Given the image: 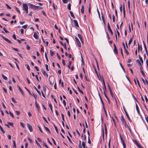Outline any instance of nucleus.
<instances>
[{
	"instance_id": "6e6552de",
	"label": "nucleus",
	"mask_w": 148,
	"mask_h": 148,
	"mask_svg": "<svg viewBox=\"0 0 148 148\" xmlns=\"http://www.w3.org/2000/svg\"><path fill=\"white\" fill-rule=\"evenodd\" d=\"M114 53H116V54H118V50H117V49L116 46L115 44H114Z\"/></svg>"
},
{
	"instance_id": "4be33fe9",
	"label": "nucleus",
	"mask_w": 148,
	"mask_h": 148,
	"mask_svg": "<svg viewBox=\"0 0 148 148\" xmlns=\"http://www.w3.org/2000/svg\"><path fill=\"white\" fill-rule=\"evenodd\" d=\"M34 89L36 90V91L38 92V94L40 95H41V93H40V91H39V90H38L37 89V88L36 87V86H34Z\"/></svg>"
},
{
	"instance_id": "680f3d73",
	"label": "nucleus",
	"mask_w": 148,
	"mask_h": 148,
	"mask_svg": "<svg viewBox=\"0 0 148 148\" xmlns=\"http://www.w3.org/2000/svg\"><path fill=\"white\" fill-rule=\"evenodd\" d=\"M38 127L39 129V130H40V132L42 133H43V131H42L41 128H40V127H39V126H38Z\"/></svg>"
},
{
	"instance_id": "864d4df0",
	"label": "nucleus",
	"mask_w": 148,
	"mask_h": 148,
	"mask_svg": "<svg viewBox=\"0 0 148 148\" xmlns=\"http://www.w3.org/2000/svg\"><path fill=\"white\" fill-rule=\"evenodd\" d=\"M25 66H27V69L29 70V71L30 70V68L29 67V66L28 65H27L26 64L25 65Z\"/></svg>"
},
{
	"instance_id": "72a5a7b5",
	"label": "nucleus",
	"mask_w": 148,
	"mask_h": 148,
	"mask_svg": "<svg viewBox=\"0 0 148 148\" xmlns=\"http://www.w3.org/2000/svg\"><path fill=\"white\" fill-rule=\"evenodd\" d=\"M123 16L124 17H125V6L124 5L123 6Z\"/></svg>"
},
{
	"instance_id": "6ab92c4d",
	"label": "nucleus",
	"mask_w": 148,
	"mask_h": 148,
	"mask_svg": "<svg viewBox=\"0 0 148 148\" xmlns=\"http://www.w3.org/2000/svg\"><path fill=\"white\" fill-rule=\"evenodd\" d=\"M125 114H126V115L127 117V119H128L129 120V121H130V122H131L132 121L130 119V118L127 113H127H125Z\"/></svg>"
},
{
	"instance_id": "2f4dec72",
	"label": "nucleus",
	"mask_w": 148,
	"mask_h": 148,
	"mask_svg": "<svg viewBox=\"0 0 148 148\" xmlns=\"http://www.w3.org/2000/svg\"><path fill=\"white\" fill-rule=\"evenodd\" d=\"M67 8L69 10H71V5L70 3H69L67 5Z\"/></svg>"
},
{
	"instance_id": "338daca9",
	"label": "nucleus",
	"mask_w": 148,
	"mask_h": 148,
	"mask_svg": "<svg viewBox=\"0 0 148 148\" xmlns=\"http://www.w3.org/2000/svg\"><path fill=\"white\" fill-rule=\"evenodd\" d=\"M9 113L10 115L13 118H14V116L13 114L12 113V112H9Z\"/></svg>"
},
{
	"instance_id": "de8ad7c7",
	"label": "nucleus",
	"mask_w": 148,
	"mask_h": 148,
	"mask_svg": "<svg viewBox=\"0 0 148 148\" xmlns=\"http://www.w3.org/2000/svg\"><path fill=\"white\" fill-rule=\"evenodd\" d=\"M67 138L68 139L69 141L71 143H73L72 141H71V139H70V138H69V137L68 136H67Z\"/></svg>"
},
{
	"instance_id": "c9c22d12",
	"label": "nucleus",
	"mask_w": 148,
	"mask_h": 148,
	"mask_svg": "<svg viewBox=\"0 0 148 148\" xmlns=\"http://www.w3.org/2000/svg\"><path fill=\"white\" fill-rule=\"evenodd\" d=\"M136 62H137V63H138V64L139 65H142L141 63L140 62V61L139 60H138V59L137 60H136Z\"/></svg>"
},
{
	"instance_id": "5fc2aeb1",
	"label": "nucleus",
	"mask_w": 148,
	"mask_h": 148,
	"mask_svg": "<svg viewBox=\"0 0 148 148\" xmlns=\"http://www.w3.org/2000/svg\"><path fill=\"white\" fill-rule=\"evenodd\" d=\"M27 25H24L23 26H22V27L25 29H26L27 28Z\"/></svg>"
},
{
	"instance_id": "bb28decb",
	"label": "nucleus",
	"mask_w": 148,
	"mask_h": 148,
	"mask_svg": "<svg viewBox=\"0 0 148 148\" xmlns=\"http://www.w3.org/2000/svg\"><path fill=\"white\" fill-rule=\"evenodd\" d=\"M70 13L71 14V16L72 17H73V18H75V16L74 15L73 12L72 11H70Z\"/></svg>"
},
{
	"instance_id": "393cba45",
	"label": "nucleus",
	"mask_w": 148,
	"mask_h": 148,
	"mask_svg": "<svg viewBox=\"0 0 148 148\" xmlns=\"http://www.w3.org/2000/svg\"><path fill=\"white\" fill-rule=\"evenodd\" d=\"M49 105V106L50 107L51 110L52 112H53V110H52V106L51 103H49L48 104Z\"/></svg>"
},
{
	"instance_id": "39448f33",
	"label": "nucleus",
	"mask_w": 148,
	"mask_h": 148,
	"mask_svg": "<svg viewBox=\"0 0 148 148\" xmlns=\"http://www.w3.org/2000/svg\"><path fill=\"white\" fill-rule=\"evenodd\" d=\"M28 4L29 5L30 8L33 10H36V8H35V5L29 3H28Z\"/></svg>"
},
{
	"instance_id": "13d9d810",
	"label": "nucleus",
	"mask_w": 148,
	"mask_h": 148,
	"mask_svg": "<svg viewBox=\"0 0 148 148\" xmlns=\"http://www.w3.org/2000/svg\"><path fill=\"white\" fill-rule=\"evenodd\" d=\"M12 37L14 40H16V38L15 34L13 35Z\"/></svg>"
},
{
	"instance_id": "1a4fd4ad",
	"label": "nucleus",
	"mask_w": 148,
	"mask_h": 148,
	"mask_svg": "<svg viewBox=\"0 0 148 148\" xmlns=\"http://www.w3.org/2000/svg\"><path fill=\"white\" fill-rule=\"evenodd\" d=\"M132 140H133V142L137 145V146L138 147H140V145L138 143V142H137V141L136 140H134V139H133Z\"/></svg>"
},
{
	"instance_id": "f03ea898",
	"label": "nucleus",
	"mask_w": 148,
	"mask_h": 148,
	"mask_svg": "<svg viewBox=\"0 0 148 148\" xmlns=\"http://www.w3.org/2000/svg\"><path fill=\"white\" fill-rule=\"evenodd\" d=\"M75 38L77 45L79 47H81V44L78 39L77 37H75Z\"/></svg>"
},
{
	"instance_id": "b1692460",
	"label": "nucleus",
	"mask_w": 148,
	"mask_h": 148,
	"mask_svg": "<svg viewBox=\"0 0 148 148\" xmlns=\"http://www.w3.org/2000/svg\"><path fill=\"white\" fill-rule=\"evenodd\" d=\"M44 127L47 131L49 133H50V132L48 127H46L45 126H44Z\"/></svg>"
},
{
	"instance_id": "a878e982",
	"label": "nucleus",
	"mask_w": 148,
	"mask_h": 148,
	"mask_svg": "<svg viewBox=\"0 0 148 148\" xmlns=\"http://www.w3.org/2000/svg\"><path fill=\"white\" fill-rule=\"evenodd\" d=\"M53 125L56 130V131L57 133H58V130L57 127L55 126L54 123H53Z\"/></svg>"
},
{
	"instance_id": "ea45409f",
	"label": "nucleus",
	"mask_w": 148,
	"mask_h": 148,
	"mask_svg": "<svg viewBox=\"0 0 148 148\" xmlns=\"http://www.w3.org/2000/svg\"><path fill=\"white\" fill-rule=\"evenodd\" d=\"M82 145L83 148H85L86 147V144L84 142H82Z\"/></svg>"
},
{
	"instance_id": "f3484780",
	"label": "nucleus",
	"mask_w": 148,
	"mask_h": 148,
	"mask_svg": "<svg viewBox=\"0 0 148 148\" xmlns=\"http://www.w3.org/2000/svg\"><path fill=\"white\" fill-rule=\"evenodd\" d=\"M33 36L36 39H38V36L36 32H34V34Z\"/></svg>"
},
{
	"instance_id": "4d7b16f0",
	"label": "nucleus",
	"mask_w": 148,
	"mask_h": 148,
	"mask_svg": "<svg viewBox=\"0 0 148 148\" xmlns=\"http://www.w3.org/2000/svg\"><path fill=\"white\" fill-rule=\"evenodd\" d=\"M12 49L14 50L15 51H19V50L18 49L14 47H12Z\"/></svg>"
},
{
	"instance_id": "69168bd1",
	"label": "nucleus",
	"mask_w": 148,
	"mask_h": 148,
	"mask_svg": "<svg viewBox=\"0 0 148 148\" xmlns=\"http://www.w3.org/2000/svg\"><path fill=\"white\" fill-rule=\"evenodd\" d=\"M15 8L16 9V10L17 11V12H18V13L20 14L21 13V12H20V11H19V10L18 9V8L16 7H15Z\"/></svg>"
},
{
	"instance_id": "a18cd8bd",
	"label": "nucleus",
	"mask_w": 148,
	"mask_h": 148,
	"mask_svg": "<svg viewBox=\"0 0 148 148\" xmlns=\"http://www.w3.org/2000/svg\"><path fill=\"white\" fill-rule=\"evenodd\" d=\"M120 50H121V54L123 58H124L123 53V50H122V49L121 47V48H120Z\"/></svg>"
},
{
	"instance_id": "603ef678",
	"label": "nucleus",
	"mask_w": 148,
	"mask_h": 148,
	"mask_svg": "<svg viewBox=\"0 0 148 148\" xmlns=\"http://www.w3.org/2000/svg\"><path fill=\"white\" fill-rule=\"evenodd\" d=\"M122 143L123 144V146L124 148H125L126 146V145H125V143L124 141L123 142H122Z\"/></svg>"
},
{
	"instance_id": "f257e3e1",
	"label": "nucleus",
	"mask_w": 148,
	"mask_h": 148,
	"mask_svg": "<svg viewBox=\"0 0 148 148\" xmlns=\"http://www.w3.org/2000/svg\"><path fill=\"white\" fill-rule=\"evenodd\" d=\"M49 82L50 84L51 85H53L54 84V78L52 76H51L49 77Z\"/></svg>"
},
{
	"instance_id": "0e129e2a",
	"label": "nucleus",
	"mask_w": 148,
	"mask_h": 148,
	"mask_svg": "<svg viewBox=\"0 0 148 148\" xmlns=\"http://www.w3.org/2000/svg\"><path fill=\"white\" fill-rule=\"evenodd\" d=\"M51 139L53 141V144H54V145H56V143L55 141V140L52 138H51Z\"/></svg>"
},
{
	"instance_id": "e2e57ef3",
	"label": "nucleus",
	"mask_w": 148,
	"mask_h": 148,
	"mask_svg": "<svg viewBox=\"0 0 148 148\" xmlns=\"http://www.w3.org/2000/svg\"><path fill=\"white\" fill-rule=\"evenodd\" d=\"M35 141L37 145L40 147H41V146H40V145L38 142L36 140H35Z\"/></svg>"
},
{
	"instance_id": "cd10ccee",
	"label": "nucleus",
	"mask_w": 148,
	"mask_h": 148,
	"mask_svg": "<svg viewBox=\"0 0 148 148\" xmlns=\"http://www.w3.org/2000/svg\"><path fill=\"white\" fill-rule=\"evenodd\" d=\"M71 64H72V62L71 61H69V64L68 65V66L69 69H71L70 66L71 65Z\"/></svg>"
},
{
	"instance_id": "a19ab883",
	"label": "nucleus",
	"mask_w": 148,
	"mask_h": 148,
	"mask_svg": "<svg viewBox=\"0 0 148 148\" xmlns=\"http://www.w3.org/2000/svg\"><path fill=\"white\" fill-rule=\"evenodd\" d=\"M45 57L46 59V60L47 61V62H48L49 61V60H48V58H47V55L46 54V52H45Z\"/></svg>"
},
{
	"instance_id": "774afa93",
	"label": "nucleus",
	"mask_w": 148,
	"mask_h": 148,
	"mask_svg": "<svg viewBox=\"0 0 148 148\" xmlns=\"http://www.w3.org/2000/svg\"><path fill=\"white\" fill-rule=\"evenodd\" d=\"M12 100V101L14 102L15 103H16V101H15L14 98L13 97L12 98H11Z\"/></svg>"
},
{
	"instance_id": "c03bdc74",
	"label": "nucleus",
	"mask_w": 148,
	"mask_h": 148,
	"mask_svg": "<svg viewBox=\"0 0 148 148\" xmlns=\"http://www.w3.org/2000/svg\"><path fill=\"white\" fill-rule=\"evenodd\" d=\"M136 79L138 84V85L139 86V87L140 88H141V86H140V85L139 82V81L138 79H137V78L136 77Z\"/></svg>"
},
{
	"instance_id": "7ed1b4c3",
	"label": "nucleus",
	"mask_w": 148,
	"mask_h": 148,
	"mask_svg": "<svg viewBox=\"0 0 148 148\" xmlns=\"http://www.w3.org/2000/svg\"><path fill=\"white\" fill-rule=\"evenodd\" d=\"M23 10H28V5L26 3L23 4Z\"/></svg>"
},
{
	"instance_id": "bf43d9fd",
	"label": "nucleus",
	"mask_w": 148,
	"mask_h": 148,
	"mask_svg": "<svg viewBox=\"0 0 148 148\" xmlns=\"http://www.w3.org/2000/svg\"><path fill=\"white\" fill-rule=\"evenodd\" d=\"M62 63L64 66H65L66 65V63L64 59H63L62 60Z\"/></svg>"
},
{
	"instance_id": "dca6fc26",
	"label": "nucleus",
	"mask_w": 148,
	"mask_h": 148,
	"mask_svg": "<svg viewBox=\"0 0 148 148\" xmlns=\"http://www.w3.org/2000/svg\"><path fill=\"white\" fill-rule=\"evenodd\" d=\"M133 37H134V36L133 35L132 36V37L130 38V40H129V42H128V45H129V46H130L131 42H132V38H133Z\"/></svg>"
},
{
	"instance_id": "473e14b6",
	"label": "nucleus",
	"mask_w": 148,
	"mask_h": 148,
	"mask_svg": "<svg viewBox=\"0 0 148 148\" xmlns=\"http://www.w3.org/2000/svg\"><path fill=\"white\" fill-rule=\"evenodd\" d=\"M124 51L125 53L127 54V55H128L129 54V53L127 51V50L126 48L124 49Z\"/></svg>"
},
{
	"instance_id": "09e8293b",
	"label": "nucleus",
	"mask_w": 148,
	"mask_h": 148,
	"mask_svg": "<svg viewBox=\"0 0 148 148\" xmlns=\"http://www.w3.org/2000/svg\"><path fill=\"white\" fill-rule=\"evenodd\" d=\"M104 126H105V133L106 134L107 133V129L106 126V124L105 123H104Z\"/></svg>"
},
{
	"instance_id": "ddd939ff",
	"label": "nucleus",
	"mask_w": 148,
	"mask_h": 148,
	"mask_svg": "<svg viewBox=\"0 0 148 148\" xmlns=\"http://www.w3.org/2000/svg\"><path fill=\"white\" fill-rule=\"evenodd\" d=\"M18 89L20 91V92L23 95H24V92L21 88L18 86Z\"/></svg>"
},
{
	"instance_id": "58836bf2",
	"label": "nucleus",
	"mask_w": 148,
	"mask_h": 148,
	"mask_svg": "<svg viewBox=\"0 0 148 148\" xmlns=\"http://www.w3.org/2000/svg\"><path fill=\"white\" fill-rule=\"evenodd\" d=\"M103 90L104 93H105L106 91V86H104V87L103 88Z\"/></svg>"
},
{
	"instance_id": "7c9ffc66",
	"label": "nucleus",
	"mask_w": 148,
	"mask_h": 148,
	"mask_svg": "<svg viewBox=\"0 0 148 148\" xmlns=\"http://www.w3.org/2000/svg\"><path fill=\"white\" fill-rule=\"evenodd\" d=\"M77 89L80 92V93H82V94H83L84 93H83V92L80 89V88H79V87L78 86H77Z\"/></svg>"
},
{
	"instance_id": "0eeeda50",
	"label": "nucleus",
	"mask_w": 148,
	"mask_h": 148,
	"mask_svg": "<svg viewBox=\"0 0 148 148\" xmlns=\"http://www.w3.org/2000/svg\"><path fill=\"white\" fill-rule=\"evenodd\" d=\"M1 37L4 39L5 41H6V42H8L9 43H12V42L8 40V38H6L5 37H4L2 35H1Z\"/></svg>"
},
{
	"instance_id": "3c124183",
	"label": "nucleus",
	"mask_w": 148,
	"mask_h": 148,
	"mask_svg": "<svg viewBox=\"0 0 148 148\" xmlns=\"http://www.w3.org/2000/svg\"><path fill=\"white\" fill-rule=\"evenodd\" d=\"M13 147H15V148H16V144L15 143V141L14 140L13 141Z\"/></svg>"
},
{
	"instance_id": "c756f323",
	"label": "nucleus",
	"mask_w": 148,
	"mask_h": 148,
	"mask_svg": "<svg viewBox=\"0 0 148 148\" xmlns=\"http://www.w3.org/2000/svg\"><path fill=\"white\" fill-rule=\"evenodd\" d=\"M1 76L5 80L7 79V77L6 76H5L3 74H2Z\"/></svg>"
},
{
	"instance_id": "37998d69",
	"label": "nucleus",
	"mask_w": 148,
	"mask_h": 148,
	"mask_svg": "<svg viewBox=\"0 0 148 148\" xmlns=\"http://www.w3.org/2000/svg\"><path fill=\"white\" fill-rule=\"evenodd\" d=\"M128 6L129 9H130V0H128L127 1Z\"/></svg>"
},
{
	"instance_id": "20e7f679",
	"label": "nucleus",
	"mask_w": 148,
	"mask_h": 148,
	"mask_svg": "<svg viewBox=\"0 0 148 148\" xmlns=\"http://www.w3.org/2000/svg\"><path fill=\"white\" fill-rule=\"evenodd\" d=\"M27 127L31 132H32L33 131V129L32 126L29 123L27 124Z\"/></svg>"
},
{
	"instance_id": "5701e85b",
	"label": "nucleus",
	"mask_w": 148,
	"mask_h": 148,
	"mask_svg": "<svg viewBox=\"0 0 148 148\" xmlns=\"http://www.w3.org/2000/svg\"><path fill=\"white\" fill-rule=\"evenodd\" d=\"M0 129L1 130V131L4 134L5 132V131L3 128L0 125Z\"/></svg>"
},
{
	"instance_id": "8fccbe9b",
	"label": "nucleus",
	"mask_w": 148,
	"mask_h": 148,
	"mask_svg": "<svg viewBox=\"0 0 148 148\" xmlns=\"http://www.w3.org/2000/svg\"><path fill=\"white\" fill-rule=\"evenodd\" d=\"M21 125L23 127H24L25 126V124L22 122H20V123Z\"/></svg>"
},
{
	"instance_id": "c85d7f7f",
	"label": "nucleus",
	"mask_w": 148,
	"mask_h": 148,
	"mask_svg": "<svg viewBox=\"0 0 148 148\" xmlns=\"http://www.w3.org/2000/svg\"><path fill=\"white\" fill-rule=\"evenodd\" d=\"M35 8L36 10L37 9H39V10L42 9V8L39 6H35Z\"/></svg>"
},
{
	"instance_id": "9b49d317",
	"label": "nucleus",
	"mask_w": 148,
	"mask_h": 148,
	"mask_svg": "<svg viewBox=\"0 0 148 148\" xmlns=\"http://www.w3.org/2000/svg\"><path fill=\"white\" fill-rule=\"evenodd\" d=\"M101 14L102 15L101 17H102V20H103V21L104 24H105V21L104 17L103 16V13L102 11L101 12Z\"/></svg>"
},
{
	"instance_id": "6e6d98bb",
	"label": "nucleus",
	"mask_w": 148,
	"mask_h": 148,
	"mask_svg": "<svg viewBox=\"0 0 148 148\" xmlns=\"http://www.w3.org/2000/svg\"><path fill=\"white\" fill-rule=\"evenodd\" d=\"M45 67H46V69L47 70V71H49V69H48V65L47 64H46L45 65Z\"/></svg>"
},
{
	"instance_id": "4c0bfd02",
	"label": "nucleus",
	"mask_w": 148,
	"mask_h": 148,
	"mask_svg": "<svg viewBox=\"0 0 148 148\" xmlns=\"http://www.w3.org/2000/svg\"><path fill=\"white\" fill-rule=\"evenodd\" d=\"M36 106L37 108L38 111H39L40 109V107L39 105L38 104H36Z\"/></svg>"
},
{
	"instance_id": "f8f14e48",
	"label": "nucleus",
	"mask_w": 148,
	"mask_h": 148,
	"mask_svg": "<svg viewBox=\"0 0 148 148\" xmlns=\"http://www.w3.org/2000/svg\"><path fill=\"white\" fill-rule=\"evenodd\" d=\"M42 72L43 74L45 75L47 77H48V74L44 70H42Z\"/></svg>"
},
{
	"instance_id": "2eb2a0df",
	"label": "nucleus",
	"mask_w": 148,
	"mask_h": 148,
	"mask_svg": "<svg viewBox=\"0 0 148 148\" xmlns=\"http://www.w3.org/2000/svg\"><path fill=\"white\" fill-rule=\"evenodd\" d=\"M136 110H137V112H138V114H139V113H140V111H139V108L138 107V106L137 105L136 103Z\"/></svg>"
},
{
	"instance_id": "79ce46f5",
	"label": "nucleus",
	"mask_w": 148,
	"mask_h": 148,
	"mask_svg": "<svg viewBox=\"0 0 148 148\" xmlns=\"http://www.w3.org/2000/svg\"><path fill=\"white\" fill-rule=\"evenodd\" d=\"M7 123L9 125H10L11 126L13 127V123L12 122H7Z\"/></svg>"
},
{
	"instance_id": "aec40b11",
	"label": "nucleus",
	"mask_w": 148,
	"mask_h": 148,
	"mask_svg": "<svg viewBox=\"0 0 148 148\" xmlns=\"http://www.w3.org/2000/svg\"><path fill=\"white\" fill-rule=\"evenodd\" d=\"M99 96L100 98V100H101V103H102V104L103 107H104V103H103V100H102V99L101 98V97L100 96V94H99Z\"/></svg>"
},
{
	"instance_id": "412c9836",
	"label": "nucleus",
	"mask_w": 148,
	"mask_h": 148,
	"mask_svg": "<svg viewBox=\"0 0 148 148\" xmlns=\"http://www.w3.org/2000/svg\"><path fill=\"white\" fill-rule=\"evenodd\" d=\"M84 12V8L83 5H82L81 7V12L82 13H83Z\"/></svg>"
},
{
	"instance_id": "49530a36",
	"label": "nucleus",
	"mask_w": 148,
	"mask_h": 148,
	"mask_svg": "<svg viewBox=\"0 0 148 148\" xmlns=\"http://www.w3.org/2000/svg\"><path fill=\"white\" fill-rule=\"evenodd\" d=\"M56 54H57V57H58V59L59 60H60V59H61V57H60V55H59L58 53H57Z\"/></svg>"
},
{
	"instance_id": "f704fd0d",
	"label": "nucleus",
	"mask_w": 148,
	"mask_h": 148,
	"mask_svg": "<svg viewBox=\"0 0 148 148\" xmlns=\"http://www.w3.org/2000/svg\"><path fill=\"white\" fill-rule=\"evenodd\" d=\"M140 71L141 73L143 76L144 77H145V73H144L143 71V70H141V71Z\"/></svg>"
},
{
	"instance_id": "9d476101",
	"label": "nucleus",
	"mask_w": 148,
	"mask_h": 148,
	"mask_svg": "<svg viewBox=\"0 0 148 148\" xmlns=\"http://www.w3.org/2000/svg\"><path fill=\"white\" fill-rule=\"evenodd\" d=\"M143 43L145 49V51L147 55L148 54V51L147 50V48L146 45H145V43L144 41H143Z\"/></svg>"
},
{
	"instance_id": "052dcab7",
	"label": "nucleus",
	"mask_w": 148,
	"mask_h": 148,
	"mask_svg": "<svg viewBox=\"0 0 148 148\" xmlns=\"http://www.w3.org/2000/svg\"><path fill=\"white\" fill-rule=\"evenodd\" d=\"M122 121V124L123 125H124V124H125L126 123V122L125 121V120H123Z\"/></svg>"
},
{
	"instance_id": "4468645a",
	"label": "nucleus",
	"mask_w": 148,
	"mask_h": 148,
	"mask_svg": "<svg viewBox=\"0 0 148 148\" xmlns=\"http://www.w3.org/2000/svg\"><path fill=\"white\" fill-rule=\"evenodd\" d=\"M138 51L139 52L140 51V50L142 51V48L141 46V45H140V46L139 44L138 43Z\"/></svg>"
},
{
	"instance_id": "423d86ee",
	"label": "nucleus",
	"mask_w": 148,
	"mask_h": 148,
	"mask_svg": "<svg viewBox=\"0 0 148 148\" xmlns=\"http://www.w3.org/2000/svg\"><path fill=\"white\" fill-rule=\"evenodd\" d=\"M107 26H108V28L109 31L110 32V33L111 34V35H112L113 34V32H112V30H111V29L110 28V25L108 23Z\"/></svg>"
},
{
	"instance_id": "a211bd4d",
	"label": "nucleus",
	"mask_w": 148,
	"mask_h": 148,
	"mask_svg": "<svg viewBox=\"0 0 148 148\" xmlns=\"http://www.w3.org/2000/svg\"><path fill=\"white\" fill-rule=\"evenodd\" d=\"M73 21L75 23V25L76 26V27H79V25L77 21L76 20H74Z\"/></svg>"
},
{
	"instance_id": "e433bc0d",
	"label": "nucleus",
	"mask_w": 148,
	"mask_h": 148,
	"mask_svg": "<svg viewBox=\"0 0 148 148\" xmlns=\"http://www.w3.org/2000/svg\"><path fill=\"white\" fill-rule=\"evenodd\" d=\"M50 53L51 56H52L54 54V52L52 51L51 50L50 51Z\"/></svg>"
}]
</instances>
